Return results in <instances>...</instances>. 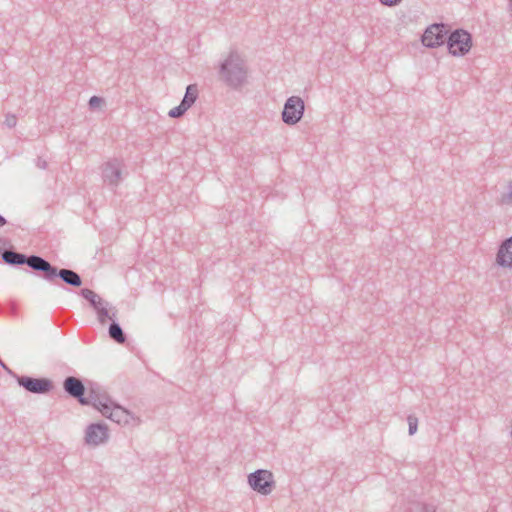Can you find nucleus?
<instances>
[{
	"label": "nucleus",
	"mask_w": 512,
	"mask_h": 512,
	"mask_svg": "<svg viewBox=\"0 0 512 512\" xmlns=\"http://www.w3.org/2000/svg\"><path fill=\"white\" fill-rule=\"evenodd\" d=\"M219 77L229 87L237 89L247 79L245 61L236 51H231L228 57L219 66Z\"/></svg>",
	"instance_id": "nucleus-1"
},
{
	"label": "nucleus",
	"mask_w": 512,
	"mask_h": 512,
	"mask_svg": "<svg viewBox=\"0 0 512 512\" xmlns=\"http://www.w3.org/2000/svg\"><path fill=\"white\" fill-rule=\"evenodd\" d=\"M91 397L94 399V401H96L94 407L99 410L104 417L110 419L111 421L120 425H126L129 424L133 419V415L130 411L114 402L105 393L101 394L100 397L92 395Z\"/></svg>",
	"instance_id": "nucleus-2"
},
{
	"label": "nucleus",
	"mask_w": 512,
	"mask_h": 512,
	"mask_svg": "<svg viewBox=\"0 0 512 512\" xmlns=\"http://www.w3.org/2000/svg\"><path fill=\"white\" fill-rule=\"evenodd\" d=\"M63 389L70 397L78 400L82 405L95 406L96 401H94L91 395L96 397L101 396L99 386L96 384H91L88 389V397H85L86 388L83 381L80 378L74 376H68L64 379Z\"/></svg>",
	"instance_id": "nucleus-3"
},
{
	"label": "nucleus",
	"mask_w": 512,
	"mask_h": 512,
	"mask_svg": "<svg viewBox=\"0 0 512 512\" xmlns=\"http://www.w3.org/2000/svg\"><path fill=\"white\" fill-rule=\"evenodd\" d=\"M1 258L3 263H5L6 265L12 267L27 265L29 268H31L34 272L38 273L39 275H41L46 260L45 258L39 255H26L24 253H20L13 248L4 249L1 253Z\"/></svg>",
	"instance_id": "nucleus-4"
},
{
	"label": "nucleus",
	"mask_w": 512,
	"mask_h": 512,
	"mask_svg": "<svg viewBox=\"0 0 512 512\" xmlns=\"http://www.w3.org/2000/svg\"><path fill=\"white\" fill-rule=\"evenodd\" d=\"M40 276L48 282H54L56 278H60L65 284L72 287H80L83 283L81 276L74 270L60 269L47 260H45Z\"/></svg>",
	"instance_id": "nucleus-5"
},
{
	"label": "nucleus",
	"mask_w": 512,
	"mask_h": 512,
	"mask_svg": "<svg viewBox=\"0 0 512 512\" xmlns=\"http://www.w3.org/2000/svg\"><path fill=\"white\" fill-rule=\"evenodd\" d=\"M472 47V36L464 29H455L447 37V48L453 56H464Z\"/></svg>",
	"instance_id": "nucleus-6"
},
{
	"label": "nucleus",
	"mask_w": 512,
	"mask_h": 512,
	"mask_svg": "<svg viewBox=\"0 0 512 512\" xmlns=\"http://www.w3.org/2000/svg\"><path fill=\"white\" fill-rule=\"evenodd\" d=\"M248 484L257 493L269 495L275 488V481L272 472L258 469L248 475Z\"/></svg>",
	"instance_id": "nucleus-7"
},
{
	"label": "nucleus",
	"mask_w": 512,
	"mask_h": 512,
	"mask_svg": "<svg viewBox=\"0 0 512 512\" xmlns=\"http://www.w3.org/2000/svg\"><path fill=\"white\" fill-rule=\"evenodd\" d=\"M305 111V104L301 97H289L282 111V121L287 125L297 124L303 117Z\"/></svg>",
	"instance_id": "nucleus-8"
},
{
	"label": "nucleus",
	"mask_w": 512,
	"mask_h": 512,
	"mask_svg": "<svg viewBox=\"0 0 512 512\" xmlns=\"http://www.w3.org/2000/svg\"><path fill=\"white\" fill-rule=\"evenodd\" d=\"M15 379L19 386L33 394H47L53 389V382L45 377L35 378L15 375Z\"/></svg>",
	"instance_id": "nucleus-9"
},
{
	"label": "nucleus",
	"mask_w": 512,
	"mask_h": 512,
	"mask_svg": "<svg viewBox=\"0 0 512 512\" xmlns=\"http://www.w3.org/2000/svg\"><path fill=\"white\" fill-rule=\"evenodd\" d=\"M448 26L443 23L430 25L422 36V43L428 48H436L447 43Z\"/></svg>",
	"instance_id": "nucleus-10"
},
{
	"label": "nucleus",
	"mask_w": 512,
	"mask_h": 512,
	"mask_svg": "<svg viewBox=\"0 0 512 512\" xmlns=\"http://www.w3.org/2000/svg\"><path fill=\"white\" fill-rule=\"evenodd\" d=\"M123 162L120 159L113 158L107 161L102 167V177L104 182L112 186H117L121 181Z\"/></svg>",
	"instance_id": "nucleus-11"
},
{
	"label": "nucleus",
	"mask_w": 512,
	"mask_h": 512,
	"mask_svg": "<svg viewBox=\"0 0 512 512\" xmlns=\"http://www.w3.org/2000/svg\"><path fill=\"white\" fill-rule=\"evenodd\" d=\"M108 428L103 423H92L85 431V442L88 445L98 446L108 440Z\"/></svg>",
	"instance_id": "nucleus-12"
},
{
	"label": "nucleus",
	"mask_w": 512,
	"mask_h": 512,
	"mask_svg": "<svg viewBox=\"0 0 512 512\" xmlns=\"http://www.w3.org/2000/svg\"><path fill=\"white\" fill-rule=\"evenodd\" d=\"M496 263L502 268H512V236L501 242L496 254Z\"/></svg>",
	"instance_id": "nucleus-13"
},
{
	"label": "nucleus",
	"mask_w": 512,
	"mask_h": 512,
	"mask_svg": "<svg viewBox=\"0 0 512 512\" xmlns=\"http://www.w3.org/2000/svg\"><path fill=\"white\" fill-rule=\"evenodd\" d=\"M109 337L114 340L115 342L119 344H123L127 340V336L123 329L121 328L120 324L113 320L108 329Z\"/></svg>",
	"instance_id": "nucleus-14"
},
{
	"label": "nucleus",
	"mask_w": 512,
	"mask_h": 512,
	"mask_svg": "<svg viewBox=\"0 0 512 512\" xmlns=\"http://www.w3.org/2000/svg\"><path fill=\"white\" fill-rule=\"evenodd\" d=\"M80 295L87 300L90 305L96 309L100 305L104 304L105 300H103L97 293L89 288H83L80 290Z\"/></svg>",
	"instance_id": "nucleus-15"
},
{
	"label": "nucleus",
	"mask_w": 512,
	"mask_h": 512,
	"mask_svg": "<svg viewBox=\"0 0 512 512\" xmlns=\"http://www.w3.org/2000/svg\"><path fill=\"white\" fill-rule=\"evenodd\" d=\"M197 97H198L197 86L194 84L188 85L181 103L189 109L196 102Z\"/></svg>",
	"instance_id": "nucleus-16"
},
{
	"label": "nucleus",
	"mask_w": 512,
	"mask_h": 512,
	"mask_svg": "<svg viewBox=\"0 0 512 512\" xmlns=\"http://www.w3.org/2000/svg\"><path fill=\"white\" fill-rule=\"evenodd\" d=\"M108 307L109 303L105 301L104 304L100 305L98 308L95 309L98 316V320L101 324H105L107 319H111L112 321L114 320L115 313L110 315Z\"/></svg>",
	"instance_id": "nucleus-17"
},
{
	"label": "nucleus",
	"mask_w": 512,
	"mask_h": 512,
	"mask_svg": "<svg viewBox=\"0 0 512 512\" xmlns=\"http://www.w3.org/2000/svg\"><path fill=\"white\" fill-rule=\"evenodd\" d=\"M507 188L508 192L503 193L499 200L502 205H512V180L508 182Z\"/></svg>",
	"instance_id": "nucleus-18"
},
{
	"label": "nucleus",
	"mask_w": 512,
	"mask_h": 512,
	"mask_svg": "<svg viewBox=\"0 0 512 512\" xmlns=\"http://www.w3.org/2000/svg\"><path fill=\"white\" fill-rule=\"evenodd\" d=\"M188 110L187 107H185L182 103H180L178 106L172 108L168 115L171 118H179L185 114V112Z\"/></svg>",
	"instance_id": "nucleus-19"
},
{
	"label": "nucleus",
	"mask_w": 512,
	"mask_h": 512,
	"mask_svg": "<svg viewBox=\"0 0 512 512\" xmlns=\"http://www.w3.org/2000/svg\"><path fill=\"white\" fill-rule=\"evenodd\" d=\"M104 104H105L104 98L99 97V96H92L88 101V106L91 110L100 108Z\"/></svg>",
	"instance_id": "nucleus-20"
},
{
	"label": "nucleus",
	"mask_w": 512,
	"mask_h": 512,
	"mask_svg": "<svg viewBox=\"0 0 512 512\" xmlns=\"http://www.w3.org/2000/svg\"><path fill=\"white\" fill-rule=\"evenodd\" d=\"M407 421L409 426V435L415 434L418 428V419L413 415H409Z\"/></svg>",
	"instance_id": "nucleus-21"
},
{
	"label": "nucleus",
	"mask_w": 512,
	"mask_h": 512,
	"mask_svg": "<svg viewBox=\"0 0 512 512\" xmlns=\"http://www.w3.org/2000/svg\"><path fill=\"white\" fill-rule=\"evenodd\" d=\"M437 508H438V505L435 504L434 502H429V503H422L421 504V512H436L437 511Z\"/></svg>",
	"instance_id": "nucleus-22"
},
{
	"label": "nucleus",
	"mask_w": 512,
	"mask_h": 512,
	"mask_svg": "<svg viewBox=\"0 0 512 512\" xmlns=\"http://www.w3.org/2000/svg\"><path fill=\"white\" fill-rule=\"evenodd\" d=\"M383 5L388 7L396 6L401 2V0H379Z\"/></svg>",
	"instance_id": "nucleus-23"
},
{
	"label": "nucleus",
	"mask_w": 512,
	"mask_h": 512,
	"mask_svg": "<svg viewBox=\"0 0 512 512\" xmlns=\"http://www.w3.org/2000/svg\"><path fill=\"white\" fill-rule=\"evenodd\" d=\"M6 124H7L8 127H14L16 125V118H15V116L8 117L6 119Z\"/></svg>",
	"instance_id": "nucleus-24"
},
{
	"label": "nucleus",
	"mask_w": 512,
	"mask_h": 512,
	"mask_svg": "<svg viewBox=\"0 0 512 512\" xmlns=\"http://www.w3.org/2000/svg\"><path fill=\"white\" fill-rule=\"evenodd\" d=\"M37 166L41 169L47 168V162L45 160H42L41 158H38Z\"/></svg>",
	"instance_id": "nucleus-25"
},
{
	"label": "nucleus",
	"mask_w": 512,
	"mask_h": 512,
	"mask_svg": "<svg viewBox=\"0 0 512 512\" xmlns=\"http://www.w3.org/2000/svg\"><path fill=\"white\" fill-rule=\"evenodd\" d=\"M2 368L7 372L9 373L10 375H12L13 377H15V373L5 364L2 366Z\"/></svg>",
	"instance_id": "nucleus-26"
},
{
	"label": "nucleus",
	"mask_w": 512,
	"mask_h": 512,
	"mask_svg": "<svg viewBox=\"0 0 512 512\" xmlns=\"http://www.w3.org/2000/svg\"><path fill=\"white\" fill-rule=\"evenodd\" d=\"M2 368L7 372L9 373L10 375H12L13 377H15V373L5 364L2 366Z\"/></svg>",
	"instance_id": "nucleus-27"
},
{
	"label": "nucleus",
	"mask_w": 512,
	"mask_h": 512,
	"mask_svg": "<svg viewBox=\"0 0 512 512\" xmlns=\"http://www.w3.org/2000/svg\"><path fill=\"white\" fill-rule=\"evenodd\" d=\"M6 223H7L6 219L2 215H0V228L5 226Z\"/></svg>",
	"instance_id": "nucleus-28"
},
{
	"label": "nucleus",
	"mask_w": 512,
	"mask_h": 512,
	"mask_svg": "<svg viewBox=\"0 0 512 512\" xmlns=\"http://www.w3.org/2000/svg\"><path fill=\"white\" fill-rule=\"evenodd\" d=\"M3 365H5V363L2 361V359L0 358V366L2 367Z\"/></svg>",
	"instance_id": "nucleus-29"
}]
</instances>
